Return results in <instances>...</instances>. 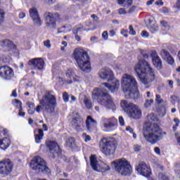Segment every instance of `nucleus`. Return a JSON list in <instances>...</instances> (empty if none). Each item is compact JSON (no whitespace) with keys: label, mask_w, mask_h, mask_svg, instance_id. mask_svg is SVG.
Here are the masks:
<instances>
[{"label":"nucleus","mask_w":180,"mask_h":180,"mask_svg":"<svg viewBox=\"0 0 180 180\" xmlns=\"http://www.w3.org/2000/svg\"><path fill=\"white\" fill-rule=\"evenodd\" d=\"M119 86H120V82L117 79H115L114 76L108 83H103L101 87L94 89L92 98L96 99L97 102L106 109L116 110V105H115L112 97L105 88H108L111 92H116V91H118Z\"/></svg>","instance_id":"obj_1"},{"label":"nucleus","mask_w":180,"mask_h":180,"mask_svg":"<svg viewBox=\"0 0 180 180\" xmlns=\"http://www.w3.org/2000/svg\"><path fill=\"white\" fill-rule=\"evenodd\" d=\"M135 72L143 85H148L155 79V73L146 60H140L134 67Z\"/></svg>","instance_id":"obj_2"},{"label":"nucleus","mask_w":180,"mask_h":180,"mask_svg":"<svg viewBox=\"0 0 180 180\" xmlns=\"http://www.w3.org/2000/svg\"><path fill=\"white\" fill-rule=\"evenodd\" d=\"M121 85L126 95H129L132 99H139L140 93H139V86H137L136 78L125 74L122 76Z\"/></svg>","instance_id":"obj_3"},{"label":"nucleus","mask_w":180,"mask_h":180,"mask_svg":"<svg viewBox=\"0 0 180 180\" xmlns=\"http://www.w3.org/2000/svg\"><path fill=\"white\" fill-rule=\"evenodd\" d=\"M165 134L167 133L162 131L158 124L153 123L150 124L146 131L143 132V137L150 144H155L162 140Z\"/></svg>","instance_id":"obj_4"},{"label":"nucleus","mask_w":180,"mask_h":180,"mask_svg":"<svg viewBox=\"0 0 180 180\" xmlns=\"http://www.w3.org/2000/svg\"><path fill=\"white\" fill-rule=\"evenodd\" d=\"M73 57L79 67L84 72H88L91 70V62H89V56L85 50L82 49H76L73 52Z\"/></svg>","instance_id":"obj_5"},{"label":"nucleus","mask_w":180,"mask_h":180,"mask_svg":"<svg viewBox=\"0 0 180 180\" xmlns=\"http://www.w3.org/2000/svg\"><path fill=\"white\" fill-rule=\"evenodd\" d=\"M39 104L41 105H37L35 109L36 112L38 113H40L41 108L47 113H54L56 106H57V99L56 98V96L50 94H47L42 97L41 100L39 101Z\"/></svg>","instance_id":"obj_6"},{"label":"nucleus","mask_w":180,"mask_h":180,"mask_svg":"<svg viewBox=\"0 0 180 180\" xmlns=\"http://www.w3.org/2000/svg\"><path fill=\"white\" fill-rule=\"evenodd\" d=\"M121 108L125 113H127L131 120H139L143 116L141 109L139 108V105L133 103L122 101H121Z\"/></svg>","instance_id":"obj_7"},{"label":"nucleus","mask_w":180,"mask_h":180,"mask_svg":"<svg viewBox=\"0 0 180 180\" xmlns=\"http://www.w3.org/2000/svg\"><path fill=\"white\" fill-rule=\"evenodd\" d=\"M115 171L123 176H130L133 174V167L126 159H120L111 162Z\"/></svg>","instance_id":"obj_8"},{"label":"nucleus","mask_w":180,"mask_h":180,"mask_svg":"<svg viewBox=\"0 0 180 180\" xmlns=\"http://www.w3.org/2000/svg\"><path fill=\"white\" fill-rule=\"evenodd\" d=\"M116 147H117V141L115 138H103L100 141V148L105 155H113Z\"/></svg>","instance_id":"obj_9"},{"label":"nucleus","mask_w":180,"mask_h":180,"mask_svg":"<svg viewBox=\"0 0 180 180\" xmlns=\"http://www.w3.org/2000/svg\"><path fill=\"white\" fill-rule=\"evenodd\" d=\"M30 168L37 174H49L50 169L47 167L46 161L39 156H35L30 162Z\"/></svg>","instance_id":"obj_10"},{"label":"nucleus","mask_w":180,"mask_h":180,"mask_svg":"<svg viewBox=\"0 0 180 180\" xmlns=\"http://www.w3.org/2000/svg\"><path fill=\"white\" fill-rule=\"evenodd\" d=\"M90 162L92 169L96 172H106V171H110V167H109V165L103 162L99 164V162H98L95 155H92L90 157Z\"/></svg>","instance_id":"obj_11"},{"label":"nucleus","mask_w":180,"mask_h":180,"mask_svg":"<svg viewBox=\"0 0 180 180\" xmlns=\"http://www.w3.org/2000/svg\"><path fill=\"white\" fill-rule=\"evenodd\" d=\"M70 124L76 131H82L84 130V119L78 112L74 111L72 113V120Z\"/></svg>","instance_id":"obj_12"},{"label":"nucleus","mask_w":180,"mask_h":180,"mask_svg":"<svg viewBox=\"0 0 180 180\" xmlns=\"http://www.w3.org/2000/svg\"><path fill=\"white\" fill-rule=\"evenodd\" d=\"M101 124L104 131H112L117 127V120L114 117L111 118H102Z\"/></svg>","instance_id":"obj_13"},{"label":"nucleus","mask_w":180,"mask_h":180,"mask_svg":"<svg viewBox=\"0 0 180 180\" xmlns=\"http://www.w3.org/2000/svg\"><path fill=\"white\" fill-rule=\"evenodd\" d=\"M13 169V162L9 159L0 161V174L9 175Z\"/></svg>","instance_id":"obj_14"},{"label":"nucleus","mask_w":180,"mask_h":180,"mask_svg":"<svg viewBox=\"0 0 180 180\" xmlns=\"http://www.w3.org/2000/svg\"><path fill=\"white\" fill-rule=\"evenodd\" d=\"M46 147L49 149V155L51 158H56V157L61 155V149H60V146H58L56 141H48L46 142Z\"/></svg>","instance_id":"obj_15"},{"label":"nucleus","mask_w":180,"mask_h":180,"mask_svg":"<svg viewBox=\"0 0 180 180\" xmlns=\"http://www.w3.org/2000/svg\"><path fill=\"white\" fill-rule=\"evenodd\" d=\"M0 77L5 81H9L15 77L13 69L9 66H1L0 67Z\"/></svg>","instance_id":"obj_16"},{"label":"nucleus","mask_w":180,"mask_h":180,"mask_svg":"<svg viewBox=\"0 0 180 180\" xmlns=\"http://www.w3.org/2000/svg\"><path fill=\"white\" fill-rule=\"evenodd\" d=\"M98 75L99 78L103 79V81H108V82H110V79H113V77H115L113 71L109 68L101 69Z\"/></svg>","instance_id":"obj_17"},{"label":"nucleus","mask_w":180,"mask_h":180,"mask_svg":"<svg viewBox=\"0 0 180 180\" xmlns=\"http://www.w3.org/2000/svg\"><path fill=\"white\" fill-rule=\"evenodd\" d=\"M58 15V14H51L49 12L44 13V17L48 29H56V26L57 25V23L56 22V16Z\"/></svg>","instance_id":"obj_18"},{"label":"nucleus","mask_w":180,"mask_h":180,"mask_svg":"<svg viewBox=\"0 0 180 180\" xmlns=\"http://www.w3.org/2000/svg\"><path fill=\"white\" fill-rule=\"evenodd\" d=\"M136 171H138L139 174L146 178L151 174V169L144 162H139L136 166Z\"/></svg>","instance_id":"obj_19"},{"label":"nucleus","mask_w":180,"mask_h":180,"mask_svg":"<svg viewBox=\"0 0 180 180\" xmlns=\"http://www.w3.org/2000/svg\"><path fill=\"white\" fill-rule=\"evenodd\" d=\"M30 16L32 18L35 26H41V19H40V15L37 8H33L30 9Z\"/></svg>","instance_id":"obj_20"},{"label":"nucleus","mask_w":180,"mask_h":180,"mask_svg":"<svg viewBox=\"0 0 180 180\" xmlns=\"http://www.w3.org/2000/svg\"><path fill=\"white\" fill-rule=\"evenodd\" d=\"M150 56L152 58L153 64L155 68H157V70H161V68H162V61L161 60L160 56H158L157 51H152Z\"/></svg>","instance_id":"obj_21"},{"label":"nucleus","mask_w":180,"mask_h":180,"mask_svg":"<svg viewBox=\"0 0 180 180\" xmlns=\"http://www.w3.org/2000/svg\"><path fill=\"white\" fill-rule=\"evenodd\" d=\"M28 64L32 65L35 70H41L44 68V60L42 58H37L29 61Z\"/></svg>","instance_id":"obj_22"},{"label":"nucleus","mask_w":180,"mask_h":180,"mask_svg":"<svg viewBox=\"0 0 180 180\" xmlns=\"http://www.w3.org/2000/svg\"><path fill=\"white\" fill-rule=\"evenodd\" d=\"M86 129L87 131L90 132L94 131L96 129V122L91 116H88L86 120Z\"/></svg>","instance_id":"obj_23"},{"label":"nucleus","mask_w":180,"mask_h":180,"mask_svg":"<svg viewBox=\"0 0 180 180\" xmlns=\"http://www.w3.org/2000/svg\"><path fill=\"white\" fill-rule=\"evenodd\" d=\"M11 146V140L8 138H4L3 139H0V148L1 150H6V148H9Z\"/></svg>","instance_id":"obj_24"},{"label":"nucleus","mask_w":180,"mask_h":180,"mask_svg":"<svg viewBox=\"0 0 180 180\" xmlns=\"http://www.w3.org/2000/svg\"><path fill=\"white\" fill-rule=\"evenodd\" d=\"M44 136V132L43 129H38V133L35 134L34 139L36 143L38 144L41 143V140H43V137Z\"/></svg>","instance_id":"obj_25"},{"label":"nucleus","mask_w":180,"mask_h":180,"mask_svg":"<svg viewBox=\"0 0 180 180\" xmlns=\"http://www.w3.org/2000/svg\"><path fill=\"white\" fill-rule=\"evenodd\" d=\"M0 44L2 47H7L8 49H12L13 47V42L9 39H3L0 41Z\"/></svg>","instance_id":"obj_26"},{"label":"nucleus","mask_w":180,"mask_h":180,"mask_svg":"<svg viewBox=\"0 0 180 180\" xmlns=\"http://www.w3.org/2000/svg\"><path fill=\"white\" fill-rule=\"evenodd\" d=\"M66 77H68V78H70V79H75V81H77V78H78V77L75 75L74 70L71 69L67 70Z\"/></svg>","instance_id":"obj_27"},{"label":"nucleus","mask_w":180,"mask_h":180,"mask_svg":"<svg viewBox=\"0 0 180 180\" xmlns=\"http://www.w3.org/2000/svg\"><path fill=\"white\" fill-rule=\"evenodd\" d=\"M66 145L70 148H74L75 147V139L72 137H70L66 140Z\"/></svg>","instance_id":"obj_28"},{"label":"nucleus","mask_w":180,"mask_h":180,"mask_svg":"<svg viewBox=\"0 0 180 180\" xmlns=\"http://www.w3.org/2000/svg\"><path fill=\"white\" fill-rule=\"evenodd\" d=\"M121 6H130L133 4V0H117Z\"/></svg>","instance_id":"obj_29"},{"label":"nucleus","mask_w":180,"mask_h":180,"mask_svg":"<svg viewBox=\"0 0 180 180\" xmlns=\"http://www.w3.org/2000/svg\"><path fill=\"white\" fill-rule=\"evenodd\" d=\"M158 180H169V174L165 172L159 173Z\"/></svg>","instance_id":"obj_30"},{"label":"nucleus","mask_w":180,"mask_h":180,"mask_svg":"<svg viewBox=\"0 0 180 180\" xmlns=\"http://www.w3.org/2000/svg\"><path fill=\"white\" fill-rule=\"evenodd\" d=\"M160 55L161 56L163 60H166L171 56V54H169V52H168V51L165 49H162L160 51Z\"/></svg>","instance_id":"obj_31"},{"label":"nucleus","mask_w":180,"mask_h":180,"mask_svg":"<svg viewBox=\"0 0 180 180\" xmlns=\"http://www.w3.org/2000/svg\"><path fill=\"white\" fill-rule=\"evenodd\" d=\"M84 103L86 109H91V108H92V103L91 102L89 98L86 96H85L84 98Z\"/></svg>","instance_id":"obj_32"},{"label":"nucleus","mask_w":180,"mask_h":180,"mask_svg":"<svg viewBox=\"0 0 180 180\" xmlns=\"http://www.w3.org/2000/svg\"><path fill=\"white\" fill-rule=\"evenodd\" d=\"M81 30L80 27L74 28L73 33L75 36V39L77 40V41H81V38L78 36V32Z\"/></svg>","instance_id":"obj_33"},{"label":"nucleus","mask_w":180,"mask_h":180,"mask_svg":"<svg viewBox=\"0 0 180 180\" xmlns=\"http://www.w3.org/2000/svg\"><path fill=\"white\" fill-rule=\"evenodd\" d=\"M8 135V129L0 127V140L2 137V136H7Z\"/></svg>","instance_id":"obj_34"},{"label":"nucleus","mask_w":180,"mask_h":180,"mask_svg":"<svg viewBox=\"0 0 180 180\" xmlns=\"http://www.w3.org/2000/svg\"><path fill=\"white\" fill-rule=\"evenodd\" d=\"M165 60L167 61V64H169V65H172L174 63H175V60H174V58L171 56V55Z\"/></svg>","instance_id":"obj_35"},{"label":"nucleus","mask_w":180,"mask_h":180,"mask_svg":"<svg viewBox=\"0 0 180 180\" xmlns=\"http://www.w3.org/2000/svg\"><path fill=\"white\" fill-rule=\"evenodd\" d=\"M141 37H143V39H148L150 34L147 31L143 30L141 32Z\"/></svg>","instance_id":"obj_36"},{"label":"nucleus","mask_w":180,"mask_h":180,"mask_svg":"<svg viewBox=\"0 0 180 180\" xmlns=\"http://www.w3.org/2000/svg\"><path fill=\"white\" fill-rule=\"evenodd\" d=\"M154 103V100L150 99V100H146L145 102V107L146 108H150L151 106L152 103Z\"/></svg>","instance_id":"obj_37"},{"label":"nucleus","mask_w":180,"mask_h":180,"mask_svg":"<svg viewBox=\"0 0 180 180\" xmlns=\"http://www.w3.org/2000/svg\"><path fill=\"white\" fill-rule=\"evenodd\" d=\"M4 19H5V12H4V10L0 9V25L4 22Z\"/></svg>","instance_id":"obj_38"},{"label":"nucleus","mask_w":180,"mask_h":180,"mask_svg":"<svg viewBox=\"0 0 180 180\" xmlns=\"http://www.w3.org/2000/svg\"><path fill=\"white\" fill-rule=\"evenodd\" d=\"M155 101L157 102V103H162L164 102V100H162V98H161V96H160V94H157L155 96Z\"/></svg>","instance_id":"obj_39"},{"label":"nucleus","mask_w":180,"mask_h":180,"mask_svg":"<svg viewBox=\"0 0 180 180\" xmlns=\"http://www.w3.org/2000/svg\"><path fill=\"white\" fill-rule=\"evenodd\" d=\"M63 99L64 102L67 103L68 101H70V97L68 96V93L64 92L63 94Z\"/></svg>","instance_id":"obj_40"},{"label":"nucleus","mask_w":180,"mask_h":180,"mask_svg":"<svg viewBox=\"0 0 180 180\" xmlns=\"http://www.w3.org/2000/svg\"><path fill=\"white\" fill-rule=\"evenodd\" d=\"M149 29H150V31L151 32V33H155V32H157V30H158V26L153 25V26H150L149 27Z\"/></svg>","instance_id":"obj_41"},{"label":"nucleus","mask_w":180,"mask_h":180,"mask_svg":"<svg viewBox=\"0 0 180 180\" xmlns=\"http://www.w3.org/2000/svg\"><path fill=\"white\" fill-rule=\"evenodd\" d=\"M129 34H131V36H136V31L134 30V28H133V26L129 25Z\"/></svg>","instance_id":"obj_42"},{"label":"nucleus","mask_w":180,"mask_h":180,"mask_svg":"<svg viewBox=\"0 0 180 180\" xmlns=\"http://www.w3.org/2000/svg\"><path fill=\"white\" fill-rule=\"evenodd\" d=\"M82 137L86 143L88 141H91V136L89 135H86V134H83Z\"/></svg>","instance_id":"obj_43"},{"label":"nucleus","mask_w":180,"mask_h":180,"mask_svg":"<svg viewBox=\"0 0 180 180\" xmlns=\"http://www.w3.org/2000/svg\"><path fill=\"white\" fill-rule=\"evenodd\" d=\"M148 120H150V122H155L157 120V118L154 116V114H150L148 115Z\"/></svg>","instance_id":"obj_44"},{"label":"nucleus","mask_w":180,"mask_h":180,"mask_svg":"<svg viewBox=\"0 0 180 180\" xmlns=\"http://www.w3.org/2000/svg\"><path fill=\"white\" fill-rule=\"evenodd\" d=\"M134 150L136 153H139L141 150V146L140 145H134Z\"/></svg>","instance_id":"obj_45"},{"label":"nucleus","mask_w":180,"mask_h":180,"mask_svg":"<svg viewBox=\"0 0 180 180\" xmlns=\"http://www.w3.org/2000/svg\"><path fill=\"white\" fill-rule=\"evenodd\" d=\"M102 37L103 39L105 40H108V37H109V35L108 34V31H104L103 33H102Z\"/></svg>","instance_id":"obj_46"},{"label":"nucleus","mask_w":180,"mask_h":180,"mask_svg":"<svg viewBox=\"0 0 180 180\" xmlns=\"http://www.w3.org/2000/svg\"><path fill=\"white\" fill-rule=\"evenodd\" d=\"M44 46H45V47H47V49H50V47H51V44L50 43V40L44 41Z\"/></svg>","instance_id":"obj_47"},{"label":"nucleus","mask_w":180,"mask_h":180,"mask_svg":"<svg viewBox=\"0 0 180 180\" xmlns=\"http://www.w3.org/2000/svg\"><path fill=\"white\" fill-rule=\"evenodd\" d=\"M25 115H26V113L23 112V108L20 107V108H19L18 116H22L23 117H25Z\"/></svg>","instance_id":"obj_48"},{"label":"nucleus","mask_w":180,"mask_h":180,"mask_svg":"<svg viewBox=\"0 0 180 180\" xmlns=\"http://www.w3.org/2000/svg\"><path fill=\"white\" fill-rule=\"evenodd\" d=\"M119 123L120 126H124V119L123 118V117H119Z\"/></svg>","instance_id":"obj_49"},{"label":"nucleus","mask_w":180,"mask_h":180,"mask_svg":"<svg viewBox=\"0 0 180 180\" xmlns=\"http://www.w3.org/2000/svg\"><path fill=\"white\" fill-rule=\"evenodd\" d=\"M15 103H16L17 105V108H19V109H20V107L22 108V102L18 100H14Z\"/></svg>","instance_id":"obj_50"},{"label":"nucleus","mask_w":180,"mask_h":180,"mask_svg":"<svg viewBox=\"0 0 180 180\" xmlns=\"http://www.w3.org/2000/svg\"><path fill=\"white\" fill-rule=\"evenodd\" d=\"M154 151L156 154H158V155H161V149H160V148L155 147L154 148Z\"/></svg>","instance_id":"obj_51"},{"label":"nucleus","mask_w":180,"mask_h":180,"mask_svg":"<svg viewBox=\"0 0 180 180\" xmlns=\"http://www.w3.org/2000/svg\"><path fill=\"white\" fill-rule=\"evenodd\" d=\"M119 15H126V10L124 8H120L118 10Z\"/></svg>","instance_id":"obj_52"},{"label":"nucleus","mask_w":180,"mask_h":180,"mask_svg":"<svg viewBox=\"0 0 180 180\" xmlns=\"http://www.w3.org/2000/svg\"><path fill=\"white\" fill-rule=\"evenodd\" d=\"M26 105H27V106H28V108H30V109H33V108H34V103L27 102Z\"/></svg>","instance_id":"obj_53"},{"label":"nucleus","mask_w":180,"mask_h":180,"mask_svg":"<svg viewBox=\"0 0 180 180\" xmlns=\"http://www.w3.org/2000/svg\"><path fill=\"white\" fill-rule=\"evenodd\" d=\"M174 8H176V9H180V0H177L174 6Z\"/></svg>","instance_id":"obj_54"},{"label":"nucleus","mask_w":180,"mask_h":180,"mask_svg":"<svg viewBox=\"0 0 180 180\" xmlns=\"http://www.w3.org/2000/svg\"><path fill=\"white\" fill-rule=\"evenodd\" d=\"M162 13H168L169 10L167 7H163L161 11Z\"/></svg>","instance_id":"obj_55"},{"label":"nucleus","mask_w":180,"mask_h":180,"mask_svg":"<svg viewBox=\"0 0 180 180\" xmlns=\"http://www.w3.org/2000/svg\"><path fill=\"white\" fill-rule=\"evenodd\" d=\"M126 131H128L132 134H134V130L130 127V126L126 127Z\"/></svg>","instance_id":"obj_56"},{"label":"nucleus","mask_w":180,"mask_h":180,"mask_svg":"<svg viewBox=\"0 0 180 180\" xmlns=\"http://www.w3.org/2000/svg\"><path fill=\"white\" fill-rule=\"evenodd\" d=\"M115 34H116V31H115V30H110V36L111 37H115Z\"/></svg>","instance_id":"obj_57"},{"label":"nucleus","mask_w":180,"mask_h":180,"mask_svg":"<svg viewBox=\"0 0 180 180\" xmlns=\"http://www.w3.org/2000/svg\"><path fill=\"white\" fill-rule=\"evenodd\" d=\"M155 5L162 6V5H164V2H162V0H158L155 2Z\"/></svg>","instance_id":"obj_58"},{"label":"nucleus","mask_w":180,"mask_h":180,"mask_svg":"<svg viewBox=\"0 0 180 180\" xmlns=\"http://www.w3.org/2000/svg\"><path fill=\"white\" fill-rule=\"evenodd\" d=\"M160 23L163 27H168V22L165 21H161Z\"/></svg>","instance_id":"obj_59"},{"label":"nucleus","mask_w":180,"mask_h":180,"mask_svg":"<svg viewBox=\"0 0 180 180\" xmlns=\"http://www.w3.org/2000/svg\"><path fill=\"white\" fill-rule=\"evenodd\" d=\"M11 96L13 98H16L18 96V94L16 93V89H14L11 95Z\"/></svg>","instance_id":"obj_60"},{"label":"nucleus","mask_w":180,"mask_h":180,"mask_svg":"<svg viewBox=\"0 0 180 180\" xmlns=\"http://www.w3.org/2000/svg\"><path fill=\"white\" fill-rule=\"evenodd\" d=\"M26 16V14L25 13H19V18L20 19H24V18Z\"/></svg>","instance_id":"obj_61"},{"label":"nucleus","mask_w":180,"mask_h":180,"mask_svg":"<svg viewBox=\"0 0 180 180\" xmlns=\"http://www.w3.org/2000/svg\"><path fill=\"white\" fill-rule=\"evenodd\" d=\"M127 33H129V30H121V34H126Z\"/></svg>","instance_id":"obj_62"},{"label":"nucleus","mask_w":180,"mask_h":180,"mask_svg":"<svg viewBox=\"0 0 180 180\" xmlns=\"http://www.w3.org/2000/svg\"><path fill=\"white\" fill-rule=\"evenodd\" d=\"M42 127H43L44 131H47V130H49V128H48V127H47V124H44L42 125Z\"/></svg>","instance_id":"obj_63"},{"label":"nucleus","mask_w":180,"mask_h":180,"mask_svg":"<svg viewBox=\"0 0 180 180\" xmlns=\"http://www.w3.org/2000/svg\"><path fill=\"white\" fill-rule=\"evenodd\" d=\"M153 3H154V0H150L147 1L146 5L148 6L153 5Z\"/></svg>","instance_id":"obj_64"}]
</instances>
